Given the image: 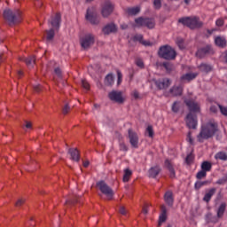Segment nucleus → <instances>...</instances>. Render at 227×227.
I'll list each match as a JSON object with an SVG mask.
<instances>
[{
  "instance_id": "obj_1",
  "label": "nucleus",
  "mask_w": 227,
  "mask_h": 227,
  "mask_svg": "<svg viewBox=\"0 0 227 227\" xmlns=\"http://www.w3.org/2000/svg\"><path fill=\"white\" fill-rule=\"evenodd\" d=\"M184 102L190 111V114H187L185 119L186 125L190 129H196L198 126V120L196 119V116L192 115V113H200V104L191 99H185Z\"/></svg>"
},
{
  "instance_id": "obj_2",
  "label": "nucleus",
  "mask_w": 227,
  "mask_h": 227,
  "mask_svg": "<svg viewBox=\"0 0 227 227\" xmlns=\"http://www.w3.org/2000/svg\"><path fill=\"white\" fill-rule=\"evenodd\" d=\"M217 132V124L209 122L203 125L200 134L198 135V140L200 143H203L205 139H210Z\"/></svg>"
},
{
  "instance_id": "obj_3",
  "label": "nucleus",
  "mask_w": 227,
  "mask_h": 227,
  "mask_svg": "<svg viewBox=\"0 0 227 227\" xmlns=\"http://www.w3.org/2000/svg\"><path fill=\"white\" fill-rule=\"evenodd\" d=\"M4 18L8 22L9 26H15L22 20V12L19 10L12 11L10 9H5L4 11Z\"/></svg>"
},
{
  "instance_id": "obj_4",
  "label": "nucleus",
  "mask_w": 227,
  "mask_h": 227,
  "mask_svg": "<svg viewBox=\"0 0 227 227\" xmlns=\"http://www.w3.org/2000/svg\"><path fill=\"white\" fill-rule=\"evenodd\" d=\"M49 23L52 28L46 32V38L48 41H51L52 38H54V35H56L54 29H59V24H61V14L57 13L55 16H52L49 20Z\"/></svg>"
},
{
  "instance_id": "obj_5",
  "label": "nucleus",
  "mask_w": 227,
  "mask_h": 227,
  "mask_svg": "<svg viewBox=\"0 0 227 227\" xmlns=\"http://www.w3.org/2000/svg\"><path fill=\"white\" fill-rule=\"evenodd\" d=\"M160 58L163 59H175L176 58V51L169 45L161 46L158 51Z\"/></svg>"
},
{
  "instance_id": "obj_6",
  "label": "nucleus",
  "mask_w": 227,
  "mask_h": 227,
  "mask_svg": "<svg viewBox=\"0 0 227 227\" xmlns=\"http://www.w3.org/2000/svg\"><path fill=\"white\" fill-rule=\"evenodd\" d=\"M178 22L183 24V26H187L190 29H196V27H201V22L200 19L196 17H186L179 19Z\"/></svg>"
},
{
  "instance_id": "obj_7",
  "label": "nucleus",
  "mask_w": 227,
  "mask_h": 227,
  "mask_svg": "<svg viewBox=\"0 0 227 227\" xmlns=\"http://www.w3.org/2000/svg\"><path fill=\"white\" fill-rule=\"evenodd\" d=\"M97 187L99 189V191L102 192V194H105L108 200H113L114 192L113 189L106 184L104 181H99L97 183Z\"/></svg>"
},
{
  "instance_id": "obj_8",
  "label": "nucleus",
  "mask_w": 227,
  "mask_h": 227,
  "mask_svg": "<svg viewBox=\"0 0 227 227\" xmlns=\"http://www.w3.org/2000/svg\"><path fill=\"white\" fill-rule=\"evenodd\" d=\"M82 49H90L95 43V35L93 34H86L80 39Z\"/></svg>"
},
{
  "instance_id": "obj_9",
  "label": "nucleus",
  "mask_w": 227,
  "mask_h": 227,
  "mask_svg": "<svg viewBox=\"0 0 227 227\" xmlns=\"http://www.w3.org/2000/svg\"><path fill=\"white\" fill-rule=\"evenodd\" d=\"M114 10V4H113L112 2L109 0L105 1L101 10L102 16L105 18L109 17V15L113 13Z\"/></svg>"
},
{
  "instance_id": "obj_10",
  "label": "nucleus",
  "mask_w": 227,
  "mask_h": 227,
  "mask_svg": "<svg viewBox=\"0 0 227 227\" xmlns=\"http://www.w3.org/2000/svg\"><path fill=\"white\" fill-rule=\"evenodd\" d=\"M110 100L117 102L118 104H123L124 98L121 91L113 90L108 94Z\"/></svg>"
},
{
  "instance_id": "obj_11",
  "label": "nucleus",
  "mask_w": 227,
  "mask_h": 227,
  "mask_svg": "<svg viewBox=\"0 0 227 227\" xmlns=\"http://www.w3.org/2000/svg\"><path fill=\"white\" fill-rule=\"evenodd\" d=\"M155 85L159 90H166V88H169V86H171V80L168 78L158 80L155 81Z\"/></svg>"
},
{
  "instance_id": "obj_12",
  "label": "nucleus",
  "mask_w": 227,
  "mask_h": 227,
  "mask_svg": "<svg viewBox=\"0 0 227 227\" xmlns=\"http://www.w3.org/2000/svg\"><path fill=\"white\" fill-rule=\"evenodd\" d=\"M129 143L134 148H137V145L139 143V137L136 132L132 131V129H129Z\"/></svg>"
},
{
  "instance_id": "obj_13",
  "label": "nucleus",
  "mask_w": 227,
  "mask_h": 227,
  "mask_svg": "<svg viewBox=\"0 0 227 227\" xmlns=\"http://www.w3.org/2000/svg\"><path fill=\"white\" fill-rule=\"evenodd\" d=\"M86 20H89V22H90V24H93L94 26H97V24L100 23V20H98L97 14L91 12L90 9L87 11Z\"/></svg>"
},
{
  "instance_id": "obj_14",
  "label": "nucleus",
  "mask_w": 227,
  "mask_h": 227,
  "mask_svg": "<svg viewBox=\"0 0 227 227\" xmlns=\"http://www.w3.org/2000/svg\"><path fill=\"white\" fill-rule=\"evenodd\" d=\"M116 31H118V27L114 23L106 24L102 28V33L105 35H111V33H116Z\"/></svg>"
},
{
  "instance_id": "obj_15",
  "label": "nucleus",
  "mask_w": 227,
  "mask_h": 227,
  "mask_svg": "<svg viewBox=\"0 0 227 227\" xmlns=\"http://www.w3.org/2000/svg\"><path fill=\"white\" fill-rule=\"evenodd\" d=\"M210 111H211V113H217V111H220L221 114H223V116H227V107L223 106L219 104L213 105L210 107Z\"/></svg>"
},
{
  "instance_id": "obj_16",
  "label": "nucleus",
  "mask_w": 227,
  "mask_h": 227,
  "mask_svg": "<svg viewBox=\"0 0 227 227\" xmlns=\"http://www.w3.org/2000/svg\"><path fill=\"white\" fill-rule=\"evenodd\" d=\"M211 52H212V47L207 45L204 48L199 49L196 52V56L198 58H205V56H207V54H210Z\"/></svg>"
},
{
  "instance_id": "obj_17",
  "label": "nucleus",
  "mask_w": 227,
  "mask_h": 227,
  "mask_svg": "<svg viewBox=\"0 0 227 227\" xmlns=\"http://www.w3.org/2000/svg\"><path fill=\"white\" fill-rule=\"evenodd\" d=\"M168 218V209L166 206H161V214L160 215L159 218V226L162 224V223H166V219Z\"/></svg>"
},
{
  "instance_id": "obj_18",
  "label": "nucleus",
  "mask_w": 227,
  "mask_h": 227,
  "mask_svg": "<svg viewBox=\"0 0 227 227\" xmlns=\"http://www.w3.org/2000/svg\"><path fill=\"white\" fill-rule=\"evenodd\" d=\"M196 77H198L197 73H187L181 76V81H186L187 82H189L193 79H196Z\"/></svg>"
},
{
  "instance_id": "obj_19",
  "label": "nucleus",
  "mask_w": 227,
  "mask_h": 227,
  "mask_svg": "<svg viewBox=\"0 0 227 227\" xmlns=\"http://www.w3.org/2000/svg\"><path fill=\"white\" fill-rule=\"evenodd\" d=\"M215 43L217 47L224 48L226 47V38L223 36H216L215 38Z\"/></svg>"
},
{
  "instance_id": "obj_20",
  "label": "nucleus",
  "mask_w": 227,
  "mask_h": 227,
  "mask_svg": "<svg viewBox=\"0 0 227 227\" xmlns=\"http://www.w3.org/2000/svg\"><path fill=\"white\" fill-rule=\"evenodd\" d=\"M165 202L168 207H173V192H167L164 195Z\"/></svg>"
},
{
  "instance_id": "obj_21",
  "label": "nucleus",
  "mask_w": 227,
  "mask_h": 227,
  "mask_svg": "<svg viewBox=\"0 0 227 227\" xmlns=\"http://www.w3.org/2000/svg\"><path fill=\"white\" fill-rule=\"evenodd\" d=\"M215 194V188H211L206 194L204 195L203 201L208 203L210 200H212V196Z\"/></svg>"
},
{
  "instance_id": "obj_22",
  "label": "nucleus",
  "mask_w": 227,
  "mask_h": 227,
  "mask_svg": "<svg viewBox=\"0 0 227 227\" xmlns=\"http://www.w3.org/2000/svg\"><path fill=\"white\" fill-rule=\"evenodd\" d=\"M146 18L139 17L135 20L133 27H143L145 26Z\"/></svg>"
},
{
  "instance_id": "obj_23",
  "label": "nucleus",
  "mask_w": 227,
  "mask_h": 227,
  "mask_svg": "<svg viewBox=\"0 0 227 227\" xmlns=\"http://www.w3.org/2000/svg\"><path fill=\"white\" fill-rule=\"evenodd\" d=\"M68 153L71 156L72 160H75L76 162H78L80 157L79 151L77 149H69Z\"/></svg>"
},
{
  "instance_id": "obj_24",
  "label": "nucleus",
  "mask_w": 227,
  "mask_h": 227,
  "mask_svg": "<svg viewBox=\"0 0 227 227\" xmlns=\"http://www.w3.org/2000/svg\"><path fill=\"white\" fill-rule=\"evenodd\" d=\"M165 166L169 171L170 178H175V168H173V164H171L169 160H165Z\"/></svg>"
},
{
  "instance_id": "obj_25",
  "label": "nucleus",
  "mask_w": 227,
  "mask_h": 227,
  "mask_svg": "<svg viewBox=\"0 0 227 227\" xmlns=\"http://www.w3.org/2000/svg\"><path fill=\"white\" fill-rule=\"evenodd\" d=\"M123 177H122V182L127 183L129 180H130L132 176V170L129 168H125L123 171Z\"/></svg>"
},
{
  "instance_id": "obj_26",
  "label": "nucleus",
  "mask_w": 227,
  "mask_h": 227,
  "mask_svg": "<svg viewBox=\"0 0 227 227\" xmlns=\"http://www.w3.org/2000/svg\"><path fill=\"white\" fill-rule=\"evenodd\" d=\"M135 42H139L142 45L150 46L152 43L148 41L143 40V35H136L134 37Z\"/></svg>"
},
{
  "instance_id": "obj_27",
  "label": "nucleus",
  "mask_w": 227,
  "mask_h": 227,
  "mask_svg": "<svg viewBox=\"0 0 227 227\" xmlns=\"http://www.w3.org/2000/svg\"><path fill=\"white\" fill-rule=\"evenodd\" d=\"M159 173H160V168L159 167H153L149 169V176L151 178H155Z\"/></svg>"
},
{
  "instance_id": "obj_28",
  "label": "nucleus",
  "mask_w": 227,
  "mask_h": 227,
  "mask_svg": "<svg viewBox=\"0 0 227 227\" xmlns=\"http://www.w3.org/2000/svg\"><path fill=\"white\" fill-rule=\"evenodd\" d=\"M182 91H183V89L182 87H176V86H174L171 90H170V93L173 97H178L180 95H182Z\"/></svg>"
},
{
  "instance_id": "obj_29",
  "label": "nucleus",
  "mask_w": 227,
  "mask_h": 227,
  "mask_svg": "<svg viewBox=\"0 0 227 227\" xmlns=\"http://www.w3.org/2000/svg\"><path fill=\"white\" fill-rule=\"evenodd\" d=\"M141 12V7L136 6V7H130L127 9L128 15H137Z\"/></svg>"
},
{
  "instance_id": "obj_30",
  "label": "nucleus",
  "mask_w": 227,
  "mask_h": 227,
  "mask_svg": "<svg viewBox=\"0 0 227 227\" xmlns=\"http://www.w3.org/2000/svg\"><path fill=\"white\" fill-rule=\"evenodd\" d=\"M145 27H148V29H153L155 27V20L145 18Z\"/></svg>"
},
{
  "instance_id": "obj_31",
  "label": "nucleus",
  "mask_w": 227,
  "mask_h": 227,
  "mask_svg": "<svg viewBox=\"0 0 227 227\" xmlns=\"http://www.w3.org/2000/svg\"><path fill=\"white\" fill-rule=\"evenodd\" d=\"M201 169L206 173L210 171L212 169V163H210L209 161H203L201 164Z\"/></svg>"
},
{
  "instance_id": "obj_32",
  "label": "nucleus",
  "mask_w": 227,
  "mask_h": 227,
  "mask_svg": "<svg viewBox=\"0 0 227 227\" xmlns=\"http://www.w3.org/2000/svg\"><path fill=\"white\" fill-rule=\"evenodd\" d=\"M226 210V203H222L217 210V217H222L224 215V211Z\"/></svg>"
},
{
  "instance_id": "obj_33",
  "label": "nucleus",
  "mask_w": 227,
  "mask_h": 227,
  "mask_svg": "<svg viewBox=\"0 0 227 227\" xmlns=\"http://www.w3.org/2000/svg\"><path fill=\"white\" fill-rule=\"evenodd\" d=\"M200 72H206V73H208V72H212V66L208 65V64H201L200 67H199Z\"/></svg>"
},
{
  "instance_id": "obj_34",
  "label": "nucleus",
  "mask_w": 227,
  "mask_h": 227,
  "mask_svg": "<svg viewBox=\"0 0 227 227\" xmlns=\"http://www.w3.org/2000/svg\"><path fill=\"white\" fill-rule=\"evenodd\" d=\"M105 83L107 86H111L114 83V77L113 76V74H109L106 75V77L105 78Z\"/></svg>"
},
{
  "instance_id": "obj_35",
  "label": "nucleus",
  "mask_w": 227,
  "mask_h": 227,
  "mask_svg": "<svg viewBox=\"0 0 227 227\" xmlns=\"http://www.w3.org/2000/svg\"><path fill=\"white\" fill-rule=\"evenodd\" d=\"M35 57H29L25 59L26 65L28 67V68H33L35 67Z\"/></svg>"
},
{
  "instance_id": "obj_36",
  "label": "nucleus",
  "mask_w": 227,
  "mask_h": 227,
  "mask_svg": "<svg viewBox=\"0 0 227 227\" xmlns=\"http://www.w3.org/2000/svg\"><path fill=\"white\" fill-rule=\"evenodd\" d=\"M215 158L219 159L220 160H227V155L223 152H220V153H216Z\"/></svg>"
},
{
  "instance_id": "obj_37",
  "label": "nucleus",
  "mask_w": 227,
  "mask_h": 227,
  "mask_svg": "<svg viewBox=\"0 0 227 227\" xmlns=\"http://www.w3.org/2000/svg\"><path fill=\"white\" fill-rule=\"evenodd\" d=\"M179 109H180V102L178 101L174 102V104L172 105L173 113H178Z\"/></svg>"
},
{
  "instance_id": "obj_38",
  "label": "nucleus",
  "mask_w": 227,
  "mask_h": 227,
  "mask_svg": "<svg viewBox=\"0 0 227 227\" xmlns=\"http://www.w3.org/2000/svg\"><path fill=\"white\" fill-rule=\"evenodd\" d=\"M74 198H77V196L76 195H69V197L66 200L67 205H68V203H71V204L76 203L77 200H74Z\"/></svg>"
},
{
  "instance_id": "obj_39",
  "label": "nucleus",
  "mask_w": 227,
  "mask_h": 227,
  "mask_svg": "<svg viewBox=\"0 0 227 227\" xmlns=\"http://www.w3.org/2000/svg\"><path fill=\"white\" fill-rule=\"evenodd\" d=\"M205 176H207V172L205 170H200L197 173V178L199 180H201V178H205Z\"/></svg>"
},
{
  "instance_id": "obj_40",
  "label": "nucleus",
  "mask_w": 227,
  "mask_h": 227,
  "mask_svg": "<svg viewBox=\"0 0 227 227\" xmlns=\"http://www.w3.org/2000/svg\"><path fill=\"white\" fill-rule=\"evenodd\" d=\"M176 44L178 45L179 49H185V45L184 44V39L183 38H177L176 39Z\"/></svg>"
},
{
  "instance_id": "obj_41",
  "label": "nucleus",
  "mask_w": 227,
  "mask_h": 227,
  "mask_svg": "<svg viewBox=\"0 0 227 227\" xmlns=\"http://www.w3.org/2000/svg\"><path fill=\"white\" fill-rule=\"evenodd\" d=\"M54 74H55V77H58V79H61L62 74H61V69L60 68L56 67L54 69Z\"/></svg>"
},
{
  "instance_id": "obj_42",
  "label": "nucleus",
  "mask_w": 227,
  "mask_h": 227,
  "mask_svg": "<svg viewBox=\"0 0 227 227\" xmlns=\"http://www.w3.org/2000/svg\"><path fill=\"white\" fill-rule=\"evenodd\" d=\"M117 77H118L117 84L120 85L121 84V81L123 79V74H121V71L117 70Z\"/></svg>"
},
{
  "instance_id": "obj_43",
  "label": "nucleus",
  "mask_w": 227,
  "mask_h": 227,
  "mask_svg": "<svg viewBox=\"0 0 227 227\" xmlns=\"http://www.w3.org/2000/svg\"><path fill=\"white\" fill-rule=\"evenodd\" d=\"M136 65L139 68H145V63L143 62V59H138L136 60Z\"/></svg>"
},
{
  "instance_id": "obj_44",
  "label": "nucleus",
  "mask_w": 227,
  "mask_h": 227,
  "mask_svg": "<svg viewBox=\"0 0 227 227\" xmlns=\"http://www.w3.org/2000/svg\"><path fill=\"white\" fill-rule=\"evenodd\" d=\"M161 0H154L153 6L156 10H159L160 6H162V4L160 2Z\"/></svg>"
},
{
  "instance_id": "obj_45",
  "label": "nucleus",
  "mask_w": 227,
  "mask_h": 227,
  "mask_svg": "<svg viewBox=\"0 0 227 227\" xmlns=\"http://www.w3.org/2000/svg\"><path fill=\"white\" fill-rule=\"evenodd\" d=\"M146 132L148 133L149 137H153V128L152 126L147 127Z\"/></svg>"
},
{
  "instance_id": "obj_46",
  "label": "nucleus",
  "mask_w": 227,
  "mask_h": 227,
  "mask_svg": "<svg viewBox=\"0 0 227 227\" xmlns=\"http://www.w3.org/2000/svg\"><path fill=\"white\" fill-rule=\"evenodd\" d=\"M164 68H166L167 72H171L173 70V66L170 63H164Z\"/></svg>"
},
{
  "instance_id": "obj_47",
  "label": "nucleus",
  "mask_w": 227,
  "mask_h": 227,
  "mask_svg": "<svg viewBox=\"0 0 227 227\" xmlns=\"http://www.w3.org/2000/svg\"><path fill=\"white\" fill-rule=\"evenodd\" d=\"M82 86L84 90H90V83L86 80H82Z\"/></svg>"
},
{
  "instance_id": "obj_48",
  "label": "nucleus",
  "mask_w": 227,
  "mask_h": 227,
  "mask_svg": "<svg viewBox=\"0 0 227 227\" xmlns=\"http://www.w3.org/2000/svg\"><path fill=\"white\" fill-rule=\"evenodd\" d=\"M25 202H26L25 199H19L16 202V207H21V205H24Z\"/></svg>"
},
{
  "instance_id": "obj_49",
  "label": "nucleus",
  "mask_w": 227,
  "mask_h": 227,
  "mask_svg": "<svg viewBox=\"0 0 227 227\" xmlns=\"http://www.w3.org/2000/svg\"><path fill=\"white\" fill-rule=\"evenodd\" d=\"M194 159V157L192 156V154H188L185 160L188 164H191V162H192V160Z\"/></svg>"
},
{
  "instance_id": "obj_50",
  "label": "nucleus",
  "mask_w": 227,
  "mask_h": 227,
  "mask_svg": "<svg viewBox=\"0 0 227 227\" xmlns=\"http://www.w3.org/2000/svg\"><path fill=\"white\" fill-rule=\"evenodd\" d=\"M216 26H218V27H221V26L224 25V20L223 19H218L215 22Z\"/></svg>"
},
{
  "instance_id": "obj_51",
  "label": "nucleus",
  "mask_w": 227,
  "mask_h": 227,
  "mask_svg": "<svg viewBox=\"0 0 227 227\" xmlns=\"http://www.w3.org/2000/svg\"><path fill=\"white\" fill-rule=\"evenodd\" d=\"M34 90L35 91H36V93H40V91H42V85L40 84L34 85Z\"/></svg>"
},
{
  "instance_id": "obj_52",
  "label": "nucleus",
  "mask_w": 227,
  "mask_h": 227,
  "mask_svg": "<svg viewBox=\"0 0 227 227\" xmlns=\"http://www.w3.org/2000/svg\"><path fill=\"white\" fill-rule=\"evenodd\" d=\"M120 214H121V215H127V209H125L124 207H121L119 209Z\"/></svg>"
},
{
  "instance_id": "obj_53",
  "label": "nucleus",
  "mask_w": 227,
  "mask_h": 227,
  "mask_svg": "<svg viewBox=\"0 0 227 227\" xmlns=\"http://www.w3.org/2000/svg\"><path fill=\"white\" fill-rule=\"evenodd\" d=\"M70 111V106L68 105H66L63 108V114H67V113Z\"/></svg>"
},
{
  "instance_id": "obj_54",
  "label": "nucleus",
  "mask_w": 227,
  "mask_h": 227,
  "mask_svg": "<svg viewBox=\"0 0 227 227\" xmlns=\"http://www.w3.org/2000/svg\"><path fill=\"white\" fill-rule=\"evenodd\" d=\"M132 96L134 98H139V92H137V90H134Z\"/></svg>"
},
{
  "instance_id": "obj_55",
  "label": "nucleus",
  "mask_w": 227,
  "mask_h": 227,
  "mask_svg": "<svg viewBox=\"0 0 227 227\" xmlns=\"http://www.w3.org/2000/svg\"><path fill=\"white\" fill-rule=\"evenodd\" d=\"M202 185H203V183H201V182L196 183L195 189H200Z\"/></svg>"
},
{
  "instance_id": "obj_56",
  "label": "nucleus",
  "mask_w": 227,
  "mask_h": 227,
  "mask_svg": "<svg viewBox=\"0 0 227 227\" xmlns=\"http://www.w3.org/2000/svg\"><path fill=\"white\" fill-rule=\"evenodd\" d=\"M120 148L121 150H123V152H127V145H125V144H121Z\"/></svg>"
},
{
  "instance_id": "obj_57",
  "label": "nucleus",
  "mask_w": 227,
  "mask_h": 227,
  "mask_svg": "<svg viewBox=\"0 0 227 227\" xmlns=\"http://www.w3.org/2000/svg\"><path fill=\"white\" fill-rule=\"evenodd\" d=\"M25 127H26V129H31V127H32L31 122L30 121H26Z\"/></svg>"
},
{
  "instance_id": "obj_58",
  "label": "nucleus",
  "mask_w": 227,
  "mask_h": 227,
  "mask_svg": "<svg viewBox=\"0 0 227 227\" xmlns=\"http://www.w3.org/2000/svg\"><path fill=\"white\" fill-rule=\"evenodd\" d=\"M187 139L189 140V143L192 144V137L191 136V133H188Z\"/></svg>"
},
{
  "instance_id": "obj_59",
  "label": "nucleus",
  "mask_w": 227,
  "mask_h": 227,
  "mask_svg": "<svg viewBox=\"0 0 227 227\" xmlns=\"http://www.w3.org/2000/svg\"><path fill=\"white\" fill-rule=\"evenodd\" d=\"M88 166H90V161L89 160L83 161V167L88 168Z\"/></svg>"
},
{
  "instance_id": "obj_60",
  "label": "nucleus",
  "mask_w": 227,
  "mask_h": 227,
  "mask_svg": "<svg viewBox=\"0 0 227 227\" xmlns=\"http://www.w3.org/2000/svg\"><path fill=\"white\" fill-rule=\"evenodd\" d=\"M121 29H127V27H129V26L127 24H121Z\"/></svg>"
},
{
  "instance_id": "obj_61",
  "label": "nucleus",
  "mask_w": 227,
  "mask_h": 227,
  "mask_svg": "<svg viewBox=\"0 0 227 227\" xmlns=\"http://www.w3.org/2000/svg\"><path fill=\"white\" fill-rule=\"evenodd\" d=\"M54 65H56V62L51 61V62H50L49 67H54Z\"/></svg>"
},
{
  "instance_id": "obj_62",
  "label": "nucleus",
  "mask_w": 227,
  "mask_h": 227,
  "mask_svg": "<svg viewBox=\"0 0 227 227\" xmlns=\"http://www.w3.org/2000/svg\"><path fill=\"white\" fill-rule=\"evenodd\" d=\"M143 214H148V209L146 207L143 208Z\"/></svg>"
},
{
  "instance_id": "obj_63",
  "label": "nucleus",
  "mask_w": 227,
  "mask_h": 227,
  "mask_svg": "<svg viewBox=\"0 0 227 227\" xmlns=\"http://www.w3.org/2000/svg\"><path fill=\"white\" fill-rule=\"evenodd\" d=\"M214 31H216V29L207 30V33H208L209 35H212V33H214Z\"/></svg>"
},
{
  "instance_id": "obj_64",
  "label": "nucleus",
  "mask_w": 227,
  "mask_h": 227,
  "mask_svg": "<svg viewBox=\"0 0 227 227\" xmlns=\"http://www.w3.org/2000/svg\"><path fill=\"white\" fill-rule=\"evenodd\" d=\"M19 77H22V71H18Z\"/></svg>"
}]
</instances>
